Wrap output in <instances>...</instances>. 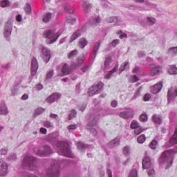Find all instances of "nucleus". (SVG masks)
Masks as SVG:
<instances>
[{"instance_id":"obj_1","label":"nucleus","mask_w":177,"mask_h":177,"mask_svg":"<svg viewBox=\"0 0 177 177\" xmlns=\"http://www.w3.org/2000/svg\"><path fill=\"white\" fill-rule=\"evenodd\" d=\"M57 150L58 154L60 156H64V157H69L73 158V153L71 150H70V146L68 143L64 141H58L56 145Z\"/></svg>"},{"instance_id":"obj_2","label":"nucleus","mask_w":177,"mask_h":177,"mask_svg":"<svg viewBox=\"0 0 177 177\" xmlns=\"http://www.w3.org/2000/svg\"><path fill=\"white\" fill-rule=\"evenodd\" d=\"M22 165L24 168L30 169V171H37L39 168L38 160L35 158L30 156L24 157Z\"/></svg>"},{"instance_id":"obj_3","label":"nucleus","mask_w":177,"mask_h":177,"mask_svg":"<svg viewBox=\"0 0 177 177\" xmlns=\"http://www.w3.org/2000/svg\"><path fill=\"white\" fill-rule=\"evenodd\" d=\"M60 37V34L53 29L45 30L43 32V38H45L46 44L50 45L55 44Z\"/></svg>"},{"instance_id":"obj_4","label":"nucleus","mask_w":177,"mask_h":177,"mask_svg":"<svg viewBox=\"0 0 177 177\" xmlns=\"http://www.w3.org/2000/svg\"><path fill=\"white\" fill-rule=\"evenodd\" d=\"M172 151H165L162 153L160 160V165L165 167V169H168L172 165Z\"/></svg>"},{"instance_id":"obj_5","label":"nucleus","mask_w":177,"mask_h":177,"mask_svg":"<svg viewBox=\"0 0 177 177\" xmlns=\"http://www.w3.org/2000/svg\"><path fill=\"white\" fill-rule=\"evenodd\" d=\"M61 162L59 160H54L51 163V167L46 169V175L48 177H58L60 175L59 167Z\"/></svg>"},{"instance_id":"obj_6","label":"nucleus","mask_w":177,"mask_h":177,"mask_svg":"<svg viewBox=\"0 0 177 177\" xmlns=\"http://www.w3.org/2000/svg\"><path fill=\"white\" fill-rule=\"evenodd\" d=\"M99 120V115L91 116L89 119L88 124L86 125V129L91 132L93 135H97V131L96 130V124Z\"/></svg>"},{"instance_id":"obj_7","label":"nucleus","mask_w":177,"mask_h":177,"mask_svg":"<svg viewBox=\"0 0 177 177\" xmlns=\"http://www.w3.org/2000/svg\"><path fill=\"white\" fill-rule=\"evenodd\" d=\"M37 156L39 157H48L50 154H52V149L49 146H46L42 148H39L37 150H35Z\"/></svg>"},{"instance_id":"obj_8","label":"nucleus","mask_w":177,"mask_h":177,"mask_svg":"<svg viewBox=\"0 0 177 177\" xmlns=\"http://www.w3.org/2000/svg\"><path fill=\"white\" fill-rule=\"evenodd\" d=\"M102 88H103V83L102 82H99L97 84L93 86L88 90L89 96H93V95L100 93Z\"/></svg>"},{"instance_id":"obj_9","label":"nucleus","mask_w":177,"mask_h":177,"mask_svg":"<svg viewBox=\"0 0 177 177\" xmlns=\"http://www.w3.org/2000/svg\"><path fill=\"white\" fill-rule=\"evenodd\" d=\"M13 22L12 20L7 21L4 26V37L8 38L12 34V30L13 28Z\"/></svg>"},{"instance_id":"obj_10","label":"nucleus","mask_w":177,"mask_h":177,"mask_svg":"<svg viewBox=\"0 0 177 177\" xmlns=\"http://www.w3.org/2000/svg\"><path fill=\"white\" fill-rule=\"evenodd\" d=\"M127 111H122L120 113V117L122 118H125L126 120L128 118H132L135 114L133 109L131 108H127Z\"/></svg>"},{"instance_id":"obj_11","label":"nucleus","mask_w":177,"mask_h":177,"mask_svg":"<svg viewBox=\"0 0 177 177\" xmlns=\"http://www.w3.org/2000/svg\"><path fill=\"white\" fill-rule=\"evenodd\" d=\"M8 172H9L8 163L2 160H0V176H6V175H8Z\"/></svg>"},{"instance_id":"obj_12","label":"nucleus","mask_w":177,"mask_h":177,"mask_svg":"<svg viewBox=\"0 0 177 177\" xmlns=\"http://www.w3.org/2000/svg\"><path fill=\"white\" fill-rule=\"evenodd\" d=\"M41 57L48 63L50 60V50L46 47H43L41 49Z\"/></svg>"},{"instance_id":"obj_13","label":"nucleus","mask_w":177,"mask_h":177,"mask_svg":"<svg viewBox=\"0 0 177 177\" xmlns=\"http://www.w3.org/2000/svg\"><path fill=\"white\" fill-rule=\"evenodd\" d=\"M31 75L34 77L38 71V61L36 58H32L31 60V68H30Z\"/></svg>"},{"instance_id":"obj_14","label":"nucleus","mask_w":177,"mask_h":177,"mask_svg":"<svg viewBox=\"0 0 177 177\" xmlns=\"http://www.w3.org/2000/svg\"><path fill=\"white\" fill-rule=\"evenodd\" d=\"M113 62V59L110 55L105 57V60L104 62V71H107V70H110L111 68V63Z\"/></svg>"},{"instance_id":"obj_15","label":"nucleus","mask_w":177,"mask_h":177,"mask_svg":"<svg viewBox=\"0 0 177 177\" xmlns=\"http://www.w3.org/2000/svg\"><path fill=\"white\" fill-rule=\"evenodd\" d=\"M161 71H162V67L160 65H158V66L153 67L151 69L149 74H150L151 77H154L155 75H158V74H160V73H161Z\"/></svg>"},{"instance_id":"obj_16","label":"nucleus","mask_w":177,"mask_h":177,"mask_svg":"<svg viewBox=\"0 0 177 177\" xmlns=\"http://www.w3.org/2000/svg\"><path fill=\"white\" fill-rule=\"evenodd\" d=\"M177 97V89H174L173 88H170L168 91L167 97L169 102H171Z\"/></svg>"},{"instance_id":"obj_17","label":"nucleus","mask_w":177,"mask_h":177,"mask_svg":"<svg viewBox=\"0 0 177 177\" xmlns=\"http://www.w3.org/2000/svg\"><path fill=\"white\" fill-rule=\"evenodd\" d=\"M61 96L62 95L59 93H53L47 98V102L53 103L54 102H56V100H59Z\"/></svg>"},{"instance_id":"obj_18","label":"nucleus","mask_w":177,"mask_h":177,"mask_svg":"<svg viewBox=\"0 0 177 177\" xmlns=\"http://www.w3.org/2000/svg\"><path fill=\"white\" fill-rule=\"evenodd\" d=\"M151 160H150V158L146 157L142 160V168L144 169H148L149 168H151Z\"/></svg>"},{"instance_id":"obj_19","label":"nucleus","mask_w":177,"mask_h":177,"mask_svg":"<svg viewBox=\"0 0 177 177\" xmlns=\"http://www.w3.org/2000/svg\"><path fill=\"white\" fill-rule=\"evenodd\" d=\"M106 23H115L116 26H121V19L116 17H109L106 19Z\"/></svg>"},{"instance_id":"obj_20","label":"nucleus","mask_w":177,"mask_h":177,"mask_svg":"<svg viewBox=\"0 0 177 177\" xmlns=\"http://www.w3.org/2000/svg\"><path fill=\"white\" fill-rule=\"evenodd\" d=\"M82 6L86 13H89V11L92 8V4L88 1L84 0L82 3Z\"/></svg>"},{"instance_id":"obj_21","label":"nucleus","mask_w":177,"mask_h":177,"mask_svg":"<svg viewBox=\"0 0 177 177\" xmlns=\"http://www.w3.org/2000/svg\"><path fill=\"white\" fill-rule=\"evenodd\" d=\"M161 88H162V82H159L151 88V92L154 94L158 93L161 91Z\"/></svg>"},{"instance_id":"obj_22","label":"nucleus","mask_w":177,"mask_h":177,"mask_svg":"<svg viewBox=\"0 0 177 177\" xmlns=\"http://www.w3.org/2000/svg\"><path fill=\"white\" fill-rule=\"evenodd\" d=\"M71 71V67H70L67 64H65L62 68V73L63 75H68Z\"/></svg>"},{"instance_id":"obj_23","label":"nucleus","mask_w":177,"mask_h":177,"mask_svg":"<svg viewBox=\"0 0 177 177\" xmlns=\"http://www.w3.org/2000/svg\"><path fill=\"white\" fill-rule=\"evenodd\" d=\"M174 145H177V128L174 132L173 136L169 139V147L174 146Z\"/></svg>"},{"instance_id":"obj_24","label":"nucleus","mask_w":177,"mask_h":177,"mask_svg":"<svg viewBox=\"0 0 177 177\" xmlns=\"http://www.w3.org/2000/svg\"><path fill=\"white\" fill-rule=\"evenodd\" d=\"M108 146L111 149H113V147H118V146H120V138H114L108 144Z\"/></svg>"},{"instance_id":"obj_25","label":"nucleus","mask_w":177,"mask_h":177,"mask_svg":"<svg viewBox=\"0 0 177 177\" xmlns=\"http://www.w3.org/2000/svg\"><path fill=\"white\" fill-rule=\"evenodd\" d=\"M0 114L1 115H6L8 114V106L5 103L0 104Z\"/></svg>"},{"instance_id":"obj_26","label":"nucleus","mask_w":177,"mask_h":177,"mask_svg":"<svg viewBox=\"0 0 177 177\" xmlns=\"http://www.w3.org/2000/svg\"><path fill=\"white\" fill-rule=\"evenodd\" d=\"M88 45V41L85 39V37H82L79 39L78 46L82 49H84L85 46Z\"/></svg>"},{"instance_id":"obj_27","label":"nucleus","mask_w":177,"mask_h":177,"mask_svg":"<svg viewBox=\"0 0 177 177\" xmlns=\"http://www.w3.org/2000/svg\"><path fill=\"white\" fill-rule=\"evenodd\" d=\"M167 73L170 74V75H177V67L175 65H171L167 70Z\"/></svg>"},{"instance_id":"obj_28","label":"nucleus","mask_w":177,"mask_h":177,"mask_svg":"<svg viewBox=\"0 0 177 177\" xmlns=\"http://www.w3.org/2000/svg\"><path fill=\"white\" fill-rule=\"evenodd\" d=\"M152 121L155 123V124H161V122L162 121V118H161V115H158V114H154L152 116Z\"/></svg>"},{"instance_id":"obj_29","label":"nucleus","mask_w":177,"mask_h":177,"mask_svg":"<svg viewBox=\"0 0 177 177\" xmlns=\"http://www.w3.org/2000/svg\"><path fill=\"white\" fill-rule=\"evenodd\" d=\"M118 70V65H115L114 66V68L110 71L106 75H105V78L106 80H110V78H111V75H113V73L117 72V71Z\"/></svg>"},{"instance_id":"obj_30","label":"nucleus","mask_w":177,"mask_h":177,"mask_svg":"<svg viewBox=\"0 0 177 177\" xmlns=\"http://www.w3.org/2000/svg\"><path fill=\"white\" fill-rule=\"evenodd\" d=\"M64 10H66V12L68 13H70V15H74V12H75L74 8L69 4L64 6Z\"/></svg>"},{"instance_id":"obj_31","label":"nucleus","mask_w":177,"mask_h":177,"mask_svg":"<svg viewBox=\"0 0 177 177\" xmlns=\"http://www.w3.org/2000/svg\"><path fill=\"white\" fill-rule=\"evenodd\" d=\"M80 37H81V30H78L71 35V42H73V41H75V39H77V38Z\"/></svg>"},{"instance_id":"obj_32","label":"nucleus","mask_w":177,"mask_h":177,"mask_svg":"<svg viewBox=\"0 0 177 177\" xmlns=\"http://www.w3.org/2000/svg\"><path fill=\"white\" fill-rule=\"evenodd\" d=\"M122 151L124 156H126V157L131 156V147L125 146L124 147H123Z\"/></svg>"},{"instance_id":"obj_33","label":"nucleus","mask_w":177,"mask_h":177,"mask_svg":"<svg viewBox=\"0 0 177 177\" xmlns=\"http://www.w3.org/2000/svg\"><path fill=\"white\" fill-rule=\"evenodd\" d=\"M10 5L11 3L10 1L9 0H1L0 1V6H1V8H9Z\"/></svg>"},{"instance_id":"obj_34","label":"nucleus","mask_w":177,"mask_h":177,"mask_svg":"<svg viewBox=\"0 0 177 177\" xmlns=\"http://www.w3.org/2000/svg\"><path fill=\"white\" fill-rule=\"evenodd\" d=\"M147 172L149 177L156 176V170H154V167H153L147 169Z\"/></svg>"},{"instance_id":"obj_35","label":"nucleus","mask_w":177,"mask_h":177,"mask_svg":"<svg viewBox=\"0 0 177 177\" xmlns=\"http://www.w3.org/2000/svg\"><path fill=\"white\" fill-rule=\"evenodd\" d=\"M100 48V41H97L95 44L94 50L93 52V55L94 56V57H96V55H97V50H99Z\"/></svg>"},{"instance_id":"obj_36","label":"nucleus","mask_w":177,"mask_h":177,"mask_svg":"<svg viewBox=\"0 0 177 177\" xmlns=\"http://www.w3.org/2000/svg\"><path fill=\"white\" fill-rule=\"evenodd\" d=\"M128 68H129V62H126L120 66V71L122 73V71H124V70H128Z\"/></svg>"},{"instance_id":"obj_37","label":"nucleus","mask_w":177,"mask_h":177,"mask_svg":"<svg viewBox=\"0 0 177 177\" xmlns=\"http://www.w3.org/2000/svg\"><path fill=\"white\" fill-rule=\"evenodd\" d=\"M50 19H52V13L48 12L44 16L43 21H44V23H48L50 21Z\"/></svg>"},{"instance_id":"obj_38","label":"nucleus","mask_w":177,"mask_h":177,"mask_svg":"<svg viewBox=\"0 0 177 177\" xmlns=\"http://www.w3.org/2000/svg\"><path fill=\"white\" fill-rule=\"evenodd\" d=\"M77 55H78V50H73L68 54V59H73V57H75Z\"/></svg>"},{"instance_id":"obj_39","label":"nucleus","mask_w":177,"mask_h":177,"mask_svg":"<svg viewBox=\"0 0 177 177\" xmlns=\"http://www.w3.org/2000/svg\"><path fill=\"white\" fill-rule=\"evenodd\" d=\"M77 149L80 150V151H84L86 149V145L82 142H79L77 143Z\"/></svg>"},{"instance_id":"obj_40","label":"nucleus","mask_w":177,"mask_h":177,"mask_svg":"<svg viewBox=\"0 0 177 177\" xmlns=\"http://www.w3.org/2000/svg\"><path fill=\"white\" fill-rule=\"evenodd\" d=\"M139 122L136 120H133L130 125V128H131V129H136V128H139Z\"/></svg>"},{"instance_id":"obj_41","label":"nucleus","mask_w":177,"mask_h":177,"mask_svg":"<svg viewBox=\"0 0 177 177\" xmlns=\"http://www.w3.org/2000/svg\"><path fill=\"white\" fill-rule=\"evenodd\" d=\"M169 55H177V46L176 47H171L168 50Z\"/></svg>"},{"instance_id":"obj_42","label":"nucleus","mask_w":177,"mask_h":177,"mask_svg":"<svg viewBox=\"0 0 177 177\" xmlns=\"http://www.w3.org/2000/svg\"><path fill=\"white\" fill-rule=\"evenodd\" d=\"M145 141H146V136L143 134L140 135L137 139V142L140 144L145 143Z\"/></svg>"},{"instance_id":"obj_43","label":"nucleus","mask_w":177,"mask_h":177,"mask_svg":"<svg viewBox=\"0 0 177 177\" xmlns=\"http://www.w3.org/2000/svg\"><path fill=\"white\" fill-rule=\"evenodd\" d=\"M130 10H143V8L138 6H129Z\"/></svg>"},{"instance_id":"obj_44","label":"nucleus","mask_w":177,"mask_h":177,"mask_svg":"<svg viewBox=\"0 0 177 177\" xmlns=\"http://www.w3.org/2000/svg\"><path fill=\"white\" fill-rule=\"evenodd\" d=\"M17 92H19V86H15L12 87V88L11 89L12 96H16V95H17Z\"/></svg>"},{"instance_id":"obj_45","label":"nucleus","mask_w":177,"mask_h":177,"mask_svg":"<svg viewBox=\"0 0 177 177\" xmlns=\"http://www.w3.org/2000/svg\"><path fill=\"white\" fill-rule=\"evenodd\" d=\"M83 63H84V58L79 57L75 61V66H76V67H80V66H81Z\"/></svg>"},{"instance_id":"obj_46","label":"nucleus","mask_w":177,"mask_h":177,"mask_svg":"<svg viewBox=\"0 0 177 177\" xmlns=\"http://www.w3.org/2000/svg\"><path fill=\"white\" fill-rule=\"evenodd\" d=\"M157 145H158L157 141L153 140L150 142L149 147L150 149H152V150H156V149H157Z\"/></svg>"},{"instance_id":"obj_47","label":"nucleus","mask_w":177,"mask_h":177,"mask_svg":"<svg viewBox=\"0 0 177 177\" xmlns=\"http://www.w3.org/2000/svg\"><path fill=\"white\" fill-rule=\"evenodd\" d=\"M147 23H148L149 26H153V24L156 23V19H154L153 17H148L147 18Z\"/></svg>"},{"instance_id":"obj_48","label":"nucleus","mask_w":177,"mask_h":177,"mask_svg":"<svg viewBox=\"0 0 177 177\" xmlns=\"http://www.w3.org/2000/svg\"><path fill=\"white\" fill-rule=\"evenodd\" d=\"M134 129H135L134 130L135 135H140V133L143 132V131H145V129H143V128L140 126H139L138 127Z\"/></svg>"},{"instance_id":"obj_49","label":"nucleus","mask_w":177,"mask_h":177,"mask_svg":"<svg viewBox=\"0 0 177 177\" xmlns=\"http://www.w3.org/2000/svg\"><path fill=\"white\" fill-rule=\"evenodd\" d=\"M66 21H68V23H69L70 24H75V23L77 22V19H75V17H69L67 18Z\"/></svg>"},{"instance_id":"obj_50","label":"nucleus","mask_w":177,"mask_h":177,"mask_svg":"<svg viewBox=\"0 0 177 177\" xmlns=\"http://www.w3.org/2000/svg\"><path fill=\"white\" fill-rule=\"evenodd\" d=\"M129 81L130 82H137V81H139V78L138 77V76L133 75L130 76Z\"/></svg>"},{"instance_id":"obj_51","label":"nucleus","mask_w":177,"mask_h":177,"mask_svg":"<svg viewBox=\"0 0 177 177\" xmlns=\"http://www.w3.org/2000/svg\"><path fill=\"white\" fill-rule=\"evenodd\" d=\"M44 127L46 128H53V123L48 120L45 121L44 123Z\"/></svg>"},{"instance_id":"obj_52","label":"nucleus","mask_w":177,"mask_h":177,"mask_svg":"<svg viewBox=\"0 0 177 177\" xmlns=\"http://www.w3.org/2000/svg\"><path fill=\"white\" fill-rule=\"evenodd\" d=\"M54 74L55 73L53 72V69L50 70L46 74V80H50V78L53 77Z\"/></svg>"},{"instance_id":"obj_53","label":"nucleus","mask_w":177,"mask_h":177,"mask_svg":"<svg viewBox=\"0 0 177 177\" xmlns=\"http://www.w3.org/2000/svg\"><path fill=\"white\" fill-rule=\"evenodd\" d=\"M45 111L44 109L42 108H38L35 110V115H40V114H42Z\"/></svg>"},{"instance_id":"obj_54","label":"nucleus","mask_w":177,"mask_h":177,"mask_svg":"<svg viewBox=\"0 0 177 177\" xmlns=\"http://www.w3.org/2000/svg\"><path fill=\"white\" fill-rule=\"evenodd\" d=\"M129 177H138V171H136V169H135L131 170L130 171Z\"/></svg>"},{"instance_id":"obj_55","label":"nucleus","mask_w":177,"mask_h":177,"mask_svg":"<svg viewBox=\"0 0 177 177\" xmlns=\"http://www.w3.org/2000/svg\"><path fill=\"white\" fill-rule=\"evenodd\" d=\"M75 115H77V112L75 110L73 109L68 115V120H73Z\"/></svg>"},{"instance_id":"obj_56","label":"nucleus","mask_w":177,"mask_h":177,"mask_svg":"<svg viewBox=\"0 0 177 177\" xmlns=\"http://www.w3.org/2000/svg\"><path fill=\"white\" fill-rule=\"evenodd\" d=\"M67 128H68V130L69 131V132H71V131H75V129H77L78 128V125L72 124V125L68 126Z\"/></svg>"},{"instance_id":"obj_57","label":"nucleus","mask_w":177,"mask_h":177,"mask_svg":"<svg viewBox=\"0 0 177 177\" xmlns=\"http://www.w3.org/2000/svg\"><path fill=\"white\" fill-rule=\"evenodd\" d=\"M140 91H142V87H140L135 93L134 96L133 97V99H137V97H139L140 96Z\"/></svg>"},{"instance_id":"obj_58","label":"nucleus","mask_w":177,"mask_h":177,"mask_svg":"<svg viewBox=\"0 0 177 177\" xmlns=\"http://www.w3.org/2000/svg\"><path fill=\"white\" fill-rule=\"evenodd\" d=\"M107 114H110V113H109V111H106L103 109H101L98 112V115H107Z\"/></svg>"},{"instance_id":"obj_59","label":"nucleus","mask_w":177,"mask_h":177,"mask_svg":"<svg viewBox=\"0 0 177 177\" xmlns=\"http://www.w3.org/2000/svg\"><path fill=\"white\" fill-rule=\"evenodd\" d=\"M140 120L142 122H146V121H147V115L146 114H142L140 117Z\"/></svg>"},{"instance_id":"obj_60","label":"nucleus","mask_w":177,"mask_h":177,"mask_svg":"<svg viewBox=\"0 0 177 177\" xmlns=\"http://www.w3.org/2000/svg\"><path fill=\"white\" fill-rule=\"evenodd\" d=\"M151 99V95L149 93H147L144 95L143 100L144 102H149Z\"/></svg>"},{"instance_id":"obj_61","label":"nucleus","mask_w":177,"mask_h":177,"mask_svg":"<svg viewBox=\"0 0 177 177\" xmlns=\"http://www.w3.org/2000/svg\"><path fill=\"white\" fill-rule=\"evenodd\" d=\"M17 158V156L15 153H12L9 156L8 160L9 161H15Z\"/></svg>"},{"instance_id":"obj_62","label":"nucleus","mask_w":177,"mask_h":177,"mask_svg":"<svg viewBox=\"0 0 177 177\" xmlns=\"http://www.w3.org/2000/svg\"><path fill=\"white\" fill-rule=\"evenodd\" d=\"M0 154L1 156H6L8 154V148H3L0 150Z\"/></svg>"},{"instance_id":"obj_63","label":"nucleus","mask_w":177,"mask_h":177,"mask_svg":"<svg viewBox=\"0 0 177 177\" xmlns=\"http://www.w3.org/2000/svg\"><path fill=\"white\" fill-rule=\"evenodd\" d=\"M25 10L26 13H31V6L30 4H26L25 6Z\"/></svg>"},{"instance_id":"obj_64","label":"nucleus","mask_w":177,"mask_h":177,"mask_svg":"<svg viewBox=\"0 0 177 177\" xmlns=\"http://www.w3.org/2000/svg\"><path fill=\"white\" fill-rule=\"evenodd\" d=\"M111 107H115L116 106H118V102H117V100H113L111 102Z\"/></svg>"}]
</instances>
